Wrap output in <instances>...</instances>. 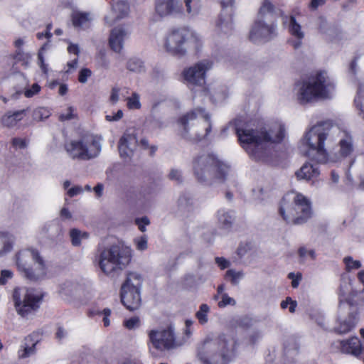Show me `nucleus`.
<instances>
[{"instance_id": "nucleus-1", "label": "nucleus", "mask_w": 364, "mask_h": 364, "mask_svg": "<svg viewBox=\"0 0 364 364\" xmlns=\"http://www.w3.org/2000/svg\"><path fill=\"white\" fill-rule=\"evenodd\" d=\"M228 132L237 134L241 146L251 159L265 163L272 159L270 145L282 142L286 134L284 124L280 121L255 124H244L241 119L229 122L222 134Z\"/></svg>"}, {"instance_id": "nucleus-2", "label": "nucleus", "mask_w": 364, "mask_h": 364, "mask_svg": "<svg viewBox=\"0 0 364 364\" xmlns=\"http://www.w3.org/2000/svg\"><path fill=\"white\" fill-rule=\"evenodd\" d=\"M293 93L294 99L301 105L329 100L336 95V82L326 71L319 70L296 82Z\"/></svg>"}, {"instance_id": "nucleus-3", "label": "nucleus", "mask_w": 364, "mask_h": 364, "mask_svg": "<svg viewBox=\"0 0 364 364\" xmlns=\"http://www.w3.org/2000/svg\"><path fill=\"white\" fill-rule=\"evenodd\" d=\"M192 169L198 182L208 186L225 183L233 176L229 164L220 160L214 154L205 152L193 157Z\"/></svg>"}, {"instance_id": "nucleus-4", "label": "nucleus", "mask_w": 364, "mask_h": 364, "mask_svg": "<svg viewBox=\"0 0 364 364\" xmlns=\"http://www.w3.org/2000/svg\"><path fill=\"white\" fill-rule=\"evenodd\" d=\"M338 129L327 122L312 126L300 141L301 151L313 161L320 164L326 163L328 153L324 147L325 141L331 132Z\"/></svg>"}, {"instance_id": "nucleus-5", "label": "nucleus", "mask_w": 364, "mask_h": 364, "mask_svg": "<svg viewBox=\"0 0 364 364\" xmlns=\"http://www.w3.org/2000/svg\"><path fill=\"white\" fill-rule=\"evenodd\" d=\"M236 345V341L231 336L205 340L198 348V358L203 364H229L234 357Z\"/></svg>"}, {"instance_id": "nucleus-6", "label": "nucleus", "mask_w": 364, "mask_h": 364, "mask_svg": "<svg viewBox=\"0 0 364 364\" xmlns=\"http://www.w3.org/2000/svg\"><path fill=\"white\" fill-rule=\"evenodd\" d=\"M181 135L190 141H199L208 138L212 124L210 114L203 107H196L178 119Z\"/></svg>"}, {"instance_id": "nucleus-7", "label": "nucleus", "mask_w": 364, "mask_h": 364, "mask_svg": "<svg viewBox=\"0 0 364 364\" xmlns=\"http://www.w3.org/2000/svg\"><path fill=\"white\" fill-rule=\"evenodd\" d=\"M279 213L287 224L304 225L312 215L311 202L301 193L289 192L281 200Z\"/></svg>"}, {"instance_id": "nucleus-8", "label": "nucleus", "mask_w": 364, "mask_h": 364, "mask_svg": "<svg viewBox=\"0 0 364 364\" xmlns=\"http://www.w3.org/2000/svg\"><path fill=\"white\" fill-rule=\"evenodd\" d=\"M132 249L119 242L105 248L100 253V267L106 274H110L125 268L130 262Z\"/></svg>"}, {"instance_id": "nucleus-9", "label": "nucleus", "mask_w": 364, "mask_h": 364, "mask_svg": "<svg viewBox=\"0 0 364 364\" xmlns=\"http://www.w3.org/2000/svg\"><path fill=\"white\" fill-rule=\"evenodd\" d=\"M64 149L73 160L89 161L100 155L102 144L97 136L86 134L66 141Z\"/></svg>"}, {"instance_id": "nucleus-10", "label": "nucleus", "mask_w": 364, "mask_h": 364, "mask_svg": "<svg viewBox=\"0 0 364 364\" xmlns=\"http://www.w3.org/2000/svg\"><path fill=\"white\" fill-rule=\"evenodd\" d=\"M17 266L23 276L31 281L42 279L47 273L45 261L35 249L20 251L17 255Z\"/></svg>"}, {"instance_id": "nucleus-11", "label": "nucleus", "mask_w": 364, "mask_h": 364, "mask_svg": "<svg viewBox=\"0 0 364 364\" xmlns=\"http://www.w3.org/2000/svg\"><path fill=\"white\" fill-rule=\"evenodd\" d=\"M43 294L33 289L16 288L13 292L15 308L19 315L27 317L40 306Z\"/></svg>"}, {"instance_id": "nucleus-12", "label": "nucleus", "mask_w": 364, "mask_h": 364, "mask_svg": "<svg viewBox=\"0 0 364 364\" xmlns=\"http://www.w3.org/2000/svg\"><path fill=\"white\" fill-rule=\"evenodd\" d=\"M190 38L196 46L201 41L200 35L185 28L173 29L166 36L164 47L168 52L173 55H183L186 52L185 44Z\"/></svg>"}, {"instance_id": "nucleus-13", "label": "nucleus", "mask_w": 364, "mask_h": 364, "mask_svg": "<svg viewBox=\"0 0 364 364\" xmlns=\"http://www.w3.org/2000/svg\"><path fill=\"white\" fill-rule=\"evenodd\" d=\"M141 277L136 272L127 274V279L121 289V300L124 306L129 311L138 309L141 306L140 288Z\"/></svg>"}, {"instance_id": "nucleus-14", "label": "nucleus", "mask_w": 364, "mask_h": 364, "mask_svg": "<svg viewBox=\"0 0 364 364\" xmlns=\"http://www.w3.org/2000/svg\"><path fill=\"white\" fill-rule=\"evenodd\" d=\"M213 67V61L212 60H200L183 70L181 81L187 86H205L207 73L212 70Z\"/></svg>"}, {"instance_id": "nucleus-15", "label": "nucleus", "mask_w": 364, "mask_h": 364, "mask_svg": "<svg viewBox=\"0 0 364 364\" xmlns=\"http://www.w3.org/2000/svg\"><path fill=\"white\" fill-rule=\"evenodd\" d=\"M277 35V25L274 19L257 18L250 31V39L255 43L266 42Z\"/></svg>"}, {"instance_id": "nucleus-16", "label": "nucleus", "mask_w": 364, "mask_h": 364, "mask_svg": "<svg viewBox=\"0 0 364 364\" xmlns=\"http://www.w3.org/2000/svg\"><path fill=\"white\" fill-rule=\"evenodd\" d=\"M338 150L336 152L328 154L326 164H336L343 161L350 157L354 151V142L351 134L343 130L339 132Z\"/></svg>"}, {"instance_id": "nucleus-17", "label": "nucleus", "mask_w": 364, "mask_h": 364, "mask_svg": "<svg viewBox=\"0 0 364 364\" xmlns=\"http://www.w3.org/2000/svg\"><path fill=\"white\" fill-rule=\"evenodd\" d=\"M186 342L183 336H178L172 323L164 324L161 327V346L167 350L175 349Z\"/></svg>"}, {"instance_id": "nucleus-18", "label": "nucleus", "mask_w": 364, "mask_h": 364, "mask_svg": "<svg viewBox=\"0 0 364 364\" xmlns=\"http://www.w3.org/2000/svg\"><path fill=\"white\" fill-rule=\"evenodd\" d=\"M203 92L215 105L223 104L229 97L228 87L219 82H211L205 85L203 87Z\"/></svg>"}, {"instance_id": "nucleus-19", "label": "nucleus", "mask_w": 364, "mask_h": 364, "mask_svg": "<svg viewBox=\"0 0 364 364\" xmlns=\"http://www.w3.org/2000/svg\"><path fill=\"white\" fill-rule=\"evenodd\" d=\"M40 341V335L37 332H33L27 336L20 348L18 350V357L20 359H25L36 353V345Z\"/></svg>"}, {"instance_id": "nucleus-20", "label": "nucleus", "mask_w": 364, "mask_h": 364, "mask_svg": "<svg viewBox=\"0 0 364 364\" xmlns=\"http://www.w3.org/2000/svg\"><path fill=\"white\" fill-rule=\"evenodd\" d=\"M137 145L138 141L134 134L124 133L119 143V151L121 157L124 159H130Z\"/></svg>"}, {"instance_id": "nucleus-21", "label": "nucleus", "mask_w": 364, "mask_h": 364, "mask_svg": "<svg viewBox=\"0 0 364 364\" xmlns=\"http://www.w3.org/2000/svg\"><path fill=\"white\" fill-rule=\"evenodd\" d=\"M129 32L122 27H117L112 30L109 38L111 49L119 53L123 49L124 41L128 37Z\"/></svg>"}, {"instance_id": "nucleus-22", "label": "nucleus", "mask_w": 364, "mask_h": 364, "mask_svg": "<svg viewBox=\"0 0 364 364\" xmlns=\"http://www.w3.org/2000/svg\"><path fill=\"white\" fill-rule=\"evenodd\" d=\"M284 23H287L289 32L295 38L291 41L292 46L296 49L300 48L305 36L301 26L296 21L294 16H290Z\"/></svg>"}, {"instance_id": "nucleus-23", "label": "nucleus", "mask_w": 364, "mask_h": 364, "mask_svg": "<svg viewBox=\"0 0 364 364\" xmlns=\"http://www.w3.org/2000/svg\"><path fill=\"white\" fill-rule=\"evenodd\" d=\"M340 349L344 353L358 357L362 354L363 346L358 337L340 341Z\"/></svg>"}, {"instance_id": "nucleus-24", "label": "nucleus", "mask_w": 364, "mask_h": 364, "mask_svg": "<svg viewBox=\"0 0 364 364\" xmlns=\"http://www.w3.org/2000/svg\"><path fill=\"white\" fill-rule=\"evenodd\" d=\"M183 13L181 0H161V15H178Z\"/></svg>"}, {"instance_id": "nucleus-25", "label": "nucleus", "mask_w": 364, "mask_h": 364, "mask_svg": "<svg viewBox=\"0 0 364 364\" xmlns=\"http://www.w3.org/2000/svg\"><path fill=\"white\" fill-rule=\"evenodd\" d=\"M320 174L317 165L311 163H305L296 172V176L299 180L309 181L316 178Z\"/></svg>"}, {"instance_id": "nucleus-26", "label": "nucleus", "mask_w": 364, "mask_h": 364, "mask_svg": "<svg viewBox=\"0 0 364 364\" xmlns=\"http://www.w3.org/2000/svg\"><path fill=\"white\" fill-rule=\"evenodd\" d=\"M259 250L250 242L240 244L237 250L240 258H245L250 262L259 257Z\"/></svg>"}, {"instance_id": "nucleus-27", "label": "nucleus", "mask_w": 364, "mask_h": 364, "mask_svg": "<svg viewBox=\"0 0 364 364\" xmlns=\"http://www.w3.org/2000/svg\"><path fill=\"white\" fill-rule=\"evenodd\" d=\"M71 18L73 26L80 29L88 28L92 20L91 13L80 11H73L71 15Z\"/></svg>"}, {"instance_id": "nucleus-28", "label": "nucleus", "mask_w": 364, "mask_h": 364, "mask_svg": "<svg viewBox=\"0 0 364 364\" xmlns=\"http://www.w3.org/2000/svg\"><path fill=\"white\" fill-rule=\"evenodd\" d=\"M233 28V21L231 15L222 13L216 22V31L220 33L228 36Z\"/></svg>"}, {"instance_id": "nucleus-29", "label": "nucleus", "mask_w": 364, "mask_h": 364, "mask_svg": "<svg viewBox=\"0 0 364 364\" xmlns=\"http://www.w3.org/2000/svg\"><path fill=\"white\" fill-rule=\"evenodd\" d=\"M215 218L220 225L232 226L236 220V216L234 210L223 208L216 212Z\"/></svg>"}, {"instance_id": "nucleus-30", "label": "nucleus", "mask_w": 364, "mask_h": 364, "mask_svg": "<svg viewBox=\"0 0 364 364\" xmlns=\"http://www.w3.org/2000/svg\"><path fill=\"white\" fill-rule=\"evenodd\" d=\"M14 240V237L9 232L0 230V257L11 252Z\"/></svg>"}, {"instance_id": "nucleus-31", "label": "nucleus", "mask_w": 364, "mask_h": 364, "mask_svg": "<svg viewBox=\"0 0 364 364\" xmlns=\"http://www.w3.org/2000/svg\"><path fill=\"white\" fill-rule=\"evenodd\" d=\"M354 104L358 110V115L364 120V77L358 80V90Z\"/></svg>"}, {"instance_id": "nucleus-32", "label": "nucleus", "mask_w": 364, "mask_h": 364, "mask_svg": "<svg viewBox=\"0 0 364 364\" xmlns=\"http://www.w3.org/2000/svg\"><path fill=\"white\" fill-rule=\"evenodd\" d=\"M275 11V6L270 0H262L261 1L257 18H264L265 19H273Z\"/></svg>"}, {"instance_id": "nucleus-33", "label": "nucleus", "mask_w": 364, "mask_h": 364, "mask_svg": "<svg viewBox=\"0 0 364 364\" xmlns=\"http://www.w3.org/2000/svg\"><path fill=\"white\" fill-rule=\"evenodd\" d=\"M26 114V109H21L13 113L8 112L1 118V123L7 127L15 126L18 122L21 121Z\"/></svg>"}, {"instance_id": "nucleus-34", "label": "nucleus", "mask_w": 364, "mask_h": 364, "mask_svg": "<svg viewBox=\"0 0 364 364\" xmlns=\"http://www.w3.org/2000/svg\"><path fill=\"white\" fill-rule=\"evenodd\" d=\"M149 341L148 346L151 353L157 356L158 350L159 349V330L158 328H153L147 331Z\"/></svg>"}, {"instance_id": "nucleus-35", "label": "nucleus", "mask_w": 364, "mask_h": 364, "mask_svg": "<svg viewBox=\"0 0 364 364\" xmlns=\"http://www.w3.org/2000/svg\"><path fill=\"white\" fill-rule=\"evenodd\" d=\"M81 287L77 283L66 282L61 285L60 294L62 296L74 297L78 295Z\"/></svg>"}, {"instance_id": "nucleus-36", "label": "nucleus", "mask_w": 364, "mask_h": 364, "mask_svg": "<svg viewBox=\"0 0 364 364\" xmlns=\"http://www.w3.org/2000/svg\"><path fill=\"white\" fill-rule=\"evenodd\" d=\"M90 235L83 229H70V237L73 246H80L81 243L87 240Z\"/></svg>"}, {"instance_id": "nucleus-37", "label": "nucleus", "mask_w": 364, "mask_h": 364, "mask_svg": "<svg viewBox=\"0 0 364 364\" xmlns=\"http://www.w3.org/2000/svg\"><path fill=\"white\" fill-rule=\"evenodd\" d=\"M196 205V200L193 194L190 192L182 193L178 198V205L180 208L190 211L193 210Z\"/></svg>"}, {"instance_id": "nucleus-38", "label": "nucleus", "mask_w": 364, "mask_h": 364, "mask_svg": "<svg viewBox=\"0 0 364 364\" xmlns=\"http://www.w3.org/2000/svg\"><path fill=\"white\" fill-rule=\"evenodd\" d=\"M184 4L186 12L191 16L198 15L203 6L201 0H184Z\"/></svg>"}, {"instance_id": "nucleus-39", "label": "nucleus", "mask_w": 364, "mask_h": 364, "mask_svg": "<svg viewBox=\"0 0 364 364\" xmlns=\"http://www.w3.org/2000/svg\"><path fill=\"white\" fill-rule=\"evenodd\" d=\"M126 67L129 71L135 73H141L145 71L143 61L137 58H129L127 62Z\"/></svg>"}, {"instance_id": "nucleus-40", "label": "nucleus", "mask_w": 364, "mask_h": 364, "mask_svg": "<svg viewBox=\"0 0 364 364\" xmlns=\"http://www.w3.org/2000/svg\"><path fill=\"white\" fill-rule=\"evenodd\" d=\"M355 323V317L349 316L339 323L336 328V331L341 334L347 333L354 328Z\"/></svg>"}, {"instance_id": "nucleus-41", "label": "nucleus", "mask_w": 364, "mask_h": 364, "mask_svg": "<svg viewBox=\"0 0 364 364\" xmlns=\"http://www.w3.org/2000/svg\"><path fill=\"white\" fill-rule=\"evenodd\" d=\"M243 271H236L235 269H228L225 272V278L229 279L233 285L239 284L240 281L244 277Z\"/></svg>"}, {"instance_id": "nucleus-42", "label": "nucleus", "mask_w": 364, "mask_h": 364, "mask_svg": "<svg viewBox=\"0 0 364 364\" xmlns=\"http://www.w3.org/2000/svg\"><path fill=\"white\" fill-rule=\"evenodd\" d=\"M210 311V307L206 304L200 306L199 310L196 313V317L200 324H205L208 321V314Z\"/></svg>"}, {"instance_id": "nucleus-43", "label": "nucleus", "mask_w": 364, "mask_h": 364, "mask_svg": "<svg viewBox=\"0 0 364 364\" xmlns=\"http://www.w3.org/2000/svg\"><path fill=\"white\" fill-rule=\"evenodd\" d=\"M127 106L129 109H139L141 108L140 95L132 92L130 97L126 98Z\"/></svg>"}, {"instance_id": "nucleus-44", "label": "nucleus", "mask_w": 364, "mask_h": 364, "mask_svg": "<svg viewBox=\"0 0 364 364\" xmlns=\"http://www.w3.org/2000/svg\"><path fill=\"white\" fill-rule=\"evenodd\" d=\"M51 114L50 111L46 107H38L33 110V118L36 121H43Z\"/></svg>"}, {"instance_id": "nucleus-45", "label": "nucleus", "mask_w": 364, "mask_h": 364, "mask_svg": "<svg viewBox=\"0 0 364 364\" xmlns=\"http://www.w3.org/2000/svg\"><path fill=\"white\" fill-rule=\"evenodd\" d=\"M298 255L299 256L300 263H304V261L306 259L307 257H310L311 259H315L316 258V253L314 250H307L304 247H301L298 250Z\"/></svg>"}, {"instance_id": "nucleus-46", "label": "nucleus", "mask_w": 364, "mask_h": 364, "mask_svg": "<svg viewBox=\"0 0 364 364\" xmlns=\"http://www.w3.org/2000/svg\"><path fill=\"white\" fill-rule=\"evenodd\" d=\"M343 262L346 264V269L347 272L358 269L362 267L361 262L360 261L354 260L351 257H344Z\"/></svg>"}, {"instance_id": "nucleus-47", "label": "nucleus", "mask_w": 364, "mask_h": 364, "mask_svg": "<svg viewBox=\"0 0 364 364\" xmlns=\"http://www.w3.org/2000/svg\"><path fill=\"white\" fill-rule=\"evenodd\" d=\"M349 291V285L348 284H341L339 289V304L340 306L342 304L343 300H345L350 305H353L355 303L351 301L350 299L346 298V294Z\"/></svg>"}, {"instance_id": "nucleus-48", "label": "nucleus", "mask_w": 364, "mask_h": 364, "mask_svg": "<svg viewBox=\"0 0 364 364\" xmlns=\"http://www.w3.org/2000/svg\"><path fill=\"white\" fill-rule=\"evenodd\" d=\"M147 241V237L144 235L141 236L136 237L134 239V245L137 250L144 251L148 247Z\"/></svg>"}, {"instance_id": "nucleus-49", "label": "nucleus", "mask_w": 364, "mask_h": 364, "mask_svg": "<svg viewBox=\"0 0 364 364\" xmlns=\"http://www.w3.org/2000/svg\"><path fill=\"white\" fill-rule=\"evenodd\" d=\"M140 323V319L136 316H134L124 321V326L129 330H134L139 328Z\"/></svg>"}, {"instance_id": "nucleus-50", "label": "nucleus", "mask_w": 364, "mask_h": 364, "mask_svg": "<svg viewBox=\"0 0 364 364\" xmlns=\"http://www.w3.org/2000/svg\"><path fill=\"white\" fill-rule=\"evenodd\" d=\"M139 145L144 149H149V154L151 156L156 154L158 149V146L156 145H151L149 140L146 138L141 139L139 143Z\"/></svg>"}, {"instance_id": "nucleus-51", "label": "nucleus", "mask_w": 364, "mask_h": 364, "mask_svg": "<svg viewBox=\"0 0 364 364\" xmlns=\"http://www.w3.org/2000/svg\"><path fill=\"white\" fill-rule=\"evenodd\" d=\"M235 304V300L230 297L228 294H222L220 301L218 302V305L220 308H224L228 305L234 306Z\"/></svg>"}, {"instance_id": "nucleus-52", "label": "nucleus", "mask_w": 364, "mask_h": 364, "mask_svg": "<svg viewBox=\"0 0 364 364\" xmlns=\"http://www.w3.org/2000/svg\"><path fill=\"white\" fill-rule=\"evenodd\" d=\"M120 88L118 87H113L111 90L109 102L112 105H116L119 100Z\"/></svg>"}, {"instance_id": "nucleus-53", "label": "nucleus", "mask_w": 364, "mask_h": 364, "mask_svg": "<svg viewBox=\"0 0 364 364\" xmlns=\"http://www.w3.org/2000/svg\"><path fill=\"white\" fill-rule=\"evenodd\" d=\"M11 144L15 149H25L27 146L26 139L18 137L13 138Z\"/></svg>"}, {"instance_id": "nucleus-54", "label": "nucleus", "mask_w": 364, "mask_h": 364, "mask_svg": "<svg viewBox=\"0 0 364 364\" xmlns=\"http://www.w3.org/2000/svg\"><path fill=\"white\" fill-rule=\"evenodd\" d=\"M13 277V272L8 269L2 270L0 276V285L5 284Z\"/></svg>"}, {"instance_id": "nucleus-55", "label": "nucleus", "mask_w": 364, "mask_h": 364, "mask_svg": "<svg viewBox=\"0 0 364 364\" xmlns=\"http://www.w3.org/2000/svg\"><path fill=\"white\" fill-rule=\"evenodd\" d=\"M40 90L41 87L37 83H35L31 88H28L25 90L24 95L26 97H32L33 95H36Z\"/></svg>"}, {"instance_id": "nucleus-56", "label": "nucleus", "mask_w": 364, "mask_h": 364, "mask_svg": "<svg viewBox=\"0 0 364 364\" xmlns=\"http://www.w3.org/2000/svg\"><path fill=\"white\" fill-rule=\"evenodd\" d=\"M288 277L292 280L291 281L292 287L296 288L299 286V282L301 280L302 275L301 273H297L296 275H295L293 272H290L288 274Z\"/></svg>"}, {"instance_id": "nucleus-57", "label": "nucleus", "mask_w": 364, "mask_h": 364, "mask_svg": "<svg viewBox=\"0 0 364 364\" xmlns=\"http://www.w3.org/2000/svg\"><path fill=\"white\" fill-rule=\"evenodd\" d=\"M115 9L120 11L123 15L126 14L129 11V4L125 1H119L116 4Z\"/></svg>"}, {"instance_id": "nucleus-58", "label": "nucleus", "mask_w": 364, "mask_h": 364, "mask_svg": "<svg viewBox=\"0 0 364 364\" xmlns=\"http://www.w3.org/2000/svg\"><path fill=\"white\" fill-rule=\"evenodd\" d=\"M91 75L90 70L87 68H84L80 70L78 80L81 83H85L87 81V78Z\"/></svg>"}, {"instance_id": "nucleus-59", "label": "nucleus", "mask_w": 364, "mask_h": 364, "mask_svg": "<svg viewBox=\"0 0 364 364\" xmlns=\"http://www.w3.org/2000/svg\"><path fill=\"white\" fill-rule=\"evenodd\" d=\"M123 115H124V114H123L122 110L119 109L116 112V114H114L113 115H110V114L106 115L105 119L108 122H117L123 117Z\"/></svg>"}, {"instance_id": "nucleus-60", "label": "nucleus", "mask_w": 364, "mask_h": 364, "mask_svg": "<svg viewBox=\"0 0 364 364\" xmlns=\"http://www.w3.org/2000/svg\"><path fill=\"white\" fill-rule=\"evenodd\" d=\"M150 224V220L148 217L144 216L141 218H136L135 219V225L138 228H145Z\"/></svg>"}, {"instance_id": "nucleus-61", "label": "nucleus", "mask_w": 364, "mask_h": 364, "mask_svg": "<svg viewBox=\"0 0 364 364\" xmlns=\"http://www.w3.org/2000/svg\"><path fill=\"white\" fill-rule=\"evenodd\" d=\"M73 112H74V109L72 107H68L66 113L61 114L59 116V119L60 121H65V120H69V119L74 118Z\"/></svg>"}, {"instance_id": "nucleus-62", "label": "nucleus", "mask_w": 364, "mask_h": 364, "mask_svg": "<svg viewBox=\"0 0 364 364\" xmlns=\"http://www.w3.org/2000/svg\"><path fill=\"white\" fill-rule=\"evenodd\" d=\"M83 192V188L82 186H73L68 190V195L70 197H74L75 196H77L79 194H81Z\"/></svg>"}, {"instance_id": "nucleus-63", "label": "nucleus", "mask_w": 364, "mask_h": 364, "mask_svg": "<svg viewBox=\"0 0 364 364\" xmlns=\"http://www.w3.org/2000/svg\"><path fill=\"white\" fill-rule=\"evenodd\" d=\"M215 262L222 269L230 265V262L223 257H215Z\"/></svg>"}, {"instance_id": "nucleus-64", "label": "nucleus", "mask_w": 364, "mask_h": 364, "mask_svg": "<svg viewBox=\"0 0 364 364\" xmlns=\"http://www.w3.org/2000/svg\"><path fill=\"white\" fill-rule=\"evenodd\" d=\"M99 63L100 66L105 69H109V61L106 58L105 55L104 53L101 54L99 58Z\"/></svg>"}]
</instances>
